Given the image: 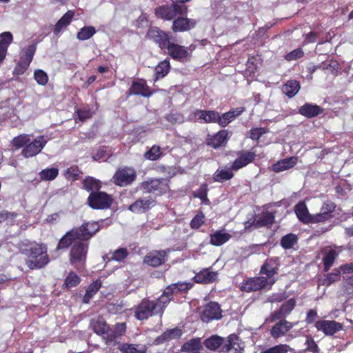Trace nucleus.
I'll return each mask as SVG.
<instances>
[{
	"label": "nucleus",
	"instance_id": "aec40b11",
	"mask_svg": "<svg viewBox=\"0 0 353 353\" xmlns=\"http://www.w3.org/2000/svg\"><path fill=\"white\" fill-rule=\"evenodd\" d=\"M336 208L335 204L330 201H325L321 208L319 213L315 214L316 223H323L332 217V212Z\"/></svg>",
	"mask_w": 353,
	"mask_h": 353
},
{
	"label": "nucleus",
	"instance_id": "603ef678",
	"mask_svg": "<svg viewBox=\"0 0 353 353\" xmlns=\"http://www.w3.org/2000/svg\"><path fill=\"white\" fill-rule=\"evenodd\" d=\"M296 242L297 236L294 234L290 233L281 239V245L285 249H290Z\"/></svg>",
	"mask_w": 353,
	"mask_h": 353
},
{
	"label": "nucleus",
	"instance_id": "09e8293b",
	"mask_svg": "<svg viewBox=\"0 0 353 353\" xmlns=\"http://www.w3.org/2000/svg\"><path fill=\"white\" fill-rule=\"evenodd\" d=\"M274 220V215L271 212H266L263 214L256 221V227L261 228L268 226L273 223Z\"/></svg>",
	"mask_w": 353,
	"mask_h": 353
},
{
	"label": "nucleus",
	"instance_id": "cd10ccee",
	"mask_svg": "<svg viewBox=\"0 0 353 353\" xmlns=\"http://www.w3.org/2000/svg\"><path fill=\"white\" fill-rule=\"evenodd\" d=\"M232 237V235L224 230L215 231L210 234V243L214 246H221L227 243Z\"/></svg>",
	"mask_w": 353,
	"mask_h": 353
},
{
	"label": "nucleus",
	"instance_id": "58836bf2",
	"mask_svg": "<svg viewBox=\"0 0 353 353\" xmlns=\"http://www.w3.org/2000/svg\"><path fill=\"white\" fill-rule=\"evenodd\" d=\"M300 89L299 83L295 80L288 81L282 88L283 92L289 97L296 95Z\"/></svg>",
	"mask_w": 353,
	"mask_h": 353
},
{
	"label": "nucleus",
	"instance_id": "13d9d810",
	"mask_svg": "<svg viewBox=\"0 0 353 353\" xmlns=\"http://www.w3.org/2000/svg\"><path fill=\"white\" fill-rule=\"evenodd\" d=\"M83 187L88 190H98L100 188V181L92 177H88L83 181Z\"/></svg>",
	"mask_w": 353,
	"mask_h": 353
},
{
	"label": "nucleus",
	"instance_id": "c03bdc74",
	"mask_svg": "<svg viewBox=\"0 0 353 353\" xmlns=\"http://www.w3.org/2000/svg\"><path fill=\"white\" fill-rule=\"evenodd\" d=\"M170 70V63L164 60L159 63L155 68V81L163 78L168 73Z\"/></svg>",
	"mask_w": 353,
	"mask_h": 353
},
{
	"label": "nucleus",
	"instance_id": "0eeeda50",
	"mask_svg": "<svg viewBox=\"0 0 353 353\" xmlns=\"http://www.w3.org/2000/svg\"><path fill=\"white\" fill-rule=\"evenodd\" d=\"M141 188L147 192H154L157 194H162L169 190L168 180L164 179H152L144 181Z\"/></svg>",
	"mask_w": 353,
	"mask_h": 353
},
{
	"label": "nucleus",
	"instance_id": "f8f14e48",
	"mask_svg": "<svg viewBox=\"0 0 353 353\" xmlns=\"http://www.w3.org/2000/svg\"><path fill=\"white\" fill-rule=\"evenodd\" d=\"M189 119L191 121L201 120L204 123H219V113L214 110H196L190 114Z\"/></svg>",
	"mask_w": 353,
	"mask_h": 353
},
{
	"label": "nucleus",
	"instance_id": "423d86ee",
	"mask_svg": "<svg viewBox=\"0 0 353 353\" xmlns=\"http://www.w3.org/2000/svg\"><path fill=\"white\" fill-rule=\"evenodd\" d=\"M48 142L47 139L41 135L30 141L21 150V155L25 158L33 157L39 154Z\"/></svg>",
	"mask_w": 353,
	"mask_h": 353
},
{
	"label": "nucleus",
	"instance_id": "69168bd1",
	"mask_svg": "<svg viewBox=\"0 0 353 353\" xmlns=\"http://www.w3.org/2000/svg\"><path fill=\"white\" fill-rule=\"evenodd\" d=\"M166 119L174 124V123H181L184 121L183 116L179 112L170 113L166 116Z\"/></svg>",
	"mask_w": 353,
	"mask_h": 353
},
{
	"label": "nucleus",
	"instance_id": "473e14b6",
	"mask_svg": "<svg viewBox=\"0 0 353 353\" xmlns=\"http://www.w3.org/2000/svg\"><path fill=\"white\" fill-rule=\"evenodd\" d=\"M296 305V301L294 299H290L281 305L279 310L275 312L272 314L273 320H276L281 317L288 315Z\"/></svg>",
	"mask_w": 353,
	"mask_h": 353
},
{
	"label": "nucleus",
	"instance_id": "20e7f679",
	"mask_svg": "<svg viewBox=\"0 0 353 353\" xmlns=\"http://www.w3.org/2000/svg\"><path fill=\"white\" fill-rule=\"evenodd\" d=\"M88 244L77 241L72 245L70 254V262L75 268L81 267L86 259Z\"/></svg>",
	"mask_w": 353,
	"mask_h": 353
},
{
	"label": "nucleus",
	"instance_id": "6e6552de",
	"mask_svg": "<svg viewBox=\"0 0 353 353\" xmlns=\"http://www.w3.org/2000/svg\"><path fill=\"white\" fill-rule=\"evenodd\" d=\"M137 174L131 168H124L118 170L113 176V182L119 186H125L133 182Z\"/></svg>",
	"mask_w": 353,
	"mask_h": 353
},
{
	"label": "nucleus",
	"instance_id": "9d476101",
	"mask_svg": "<svg viewBox=\"0 0 353 353\" xmlns=\"http://www.w3.org/2000/svg\"><path fill=\"white\" fill-rule=\"evenodd\" d=\"M315 327L326 336H332L343 329V325L335 321L320 320L316 322Z\"/></svg>",
	"mask_w": 353,
	"mask_h": 353
},
{
	"label": "nucleus",
	"instance_id": "49530a36",
	"mask_svg": "<svg viewBox=\"0 0 353 353\" xmlns=\"http://www.w3.org/2000/svg\"><path fill=\"white\" fill-rule=\"evenodd\" d=\"M101 286V282L99 280L94 281L90 284L86 290L85 294L83 297V301L88 303L89 300L97 292Z\"/></svg>",
	"mask_w": 353,
	"mask_h": 353
},
{
	"label": "nucleus",
	"instance_id": "2f4dec72",
	"mask_svg": "<svg viewBox=\"0 0 353 353\" xmlns=\"http://www.w3.org/2000/svg\"><path fill=\"white\" fill-rule=\"evenodd\" d=\"M182 335V331L179 328H173L165 331L161 336H158L155 341V344L163 343L165 341H168L172 339L179 338Z\"/></svg>",
	"mask_w": 353,
	"mask_h": 353
},
{
	"label": "nucleus",
	"instance_id": "6e6d98bb",
	"mask_svg": "<svg viewBox=\"0 0 353 353\" xmlns=\"http://www.w3.org/2000/svg\"><path fill=\"white\" fill-rule=\"evenodd\" d=\"M59 171L58 169L52 168H48L46 170H43L40 172V176L42 179L46 181H51L54 179L58 175Z\"/></svg>",
	"mask_w": 353,
	"mask_h": 353
},
{
	"label": "nucleus",
	"instance_id": "a211bd4d",
	"mask_svg": "<svg viewBox=\"0 0 353 353\" xmlns=\"http://www.w3.org/2000/svg\"><path fill=\"white\" fill-rule=\"evenodd\" d=\"M294 212L298 219L304 223H316L315 214H310L305 203H298L294 207Z\"/></svg>",
	"mask_w": 353,
	"mask_h": 353
},
{
	"label": "nucleus",
	"instance_id": "5fc2aeb1",
	"mask_svg": "<svg viewBox=\"0 0 353 353\" xmlns=\"http://www.w3.org/2000/svg\"><path fill=\"white\" fill-rule=\"evenodd\" d=\"M34 78L37 83L41 85H45L48 82V76L47 73L41 69L34 70Z\"/></svg>",
	"mask_w": 353,
	"mask_h": 353
},
{
	"label": "nucleus",
	"instance_id": "4468645a",
	"mask_svg": "<svg viewBox=\"0 0 353 353\" xmlns=\"http://www.w3.org/2000/svg\"><path fill=\"white\" fill-rule=\"evenodd\" d=\"M37 46L32 44L24 48L21 51V57L19 62V70L23 73L30 65L35 54Z\"/></svg>",
	"mask_w": 353,
	"mask_h": 353
},
{
	"label": "nucleus",
	"instance_id": "4be33fe9",
	"mask_svg": "<svg viewBox=\"0 0 353 353\" xmlns=\"http://www.w3.org/2000/svg\"><path fill=\"white\" fill-rule=\"evenodd\" d=\"M294 326V324L286 320L277 322L270 330V334L274 339H279L284 336Z\"/></svg>",
	"mask_w": 353,
	"mask_h": 353
},
{
	"label": "nucleus",
	"instance_id": "7ed1b4c3",
	"mask_svg": "<svg viewBox=\"0 0 353 353\" xmlns=\"http://www.w3.org/2000/svg\"><path fill=\"white\" fill-rule=\"evenodd\" d=\"M148 36L153 38L161 48H166L174 59L181 61L188 56L187 49L183 46L171 43L167 33L158 29L151 30L148 32Z\"/></svg>",
	"mask_w": 353,
	"mask_h": 353
},
{
	"label": "nucleus",
	"instance_id": "3c124183",
	"mask_svg": "<svg viewBox=\"0 0 353 353\" xmlns=\"http://www.w3.org/2000/svg\"><path fill=\"white\" fill-rule=\"evenodd\" d=\"M292 351V348H291L288 345L279 344L266 349L261 352V353H288Z\"/></svg>",
	"mask_w": 353,
	"mask_h": 353
},
{
	"label": "nucleus",
	"instance_id": "37998d69",
	"mask_svg": "<svg viewBox=\"0 0 353 353\" xmlns=\"http://www.w3.org/2000/svg\"><path fill=\"white\" fill-rule=\"evenodd\" d=\"M74 12L72 10L68 11L57 22L54 28V33H59L63 28L67 26L71 21Z\"/></svg>",
	"mask_w": 353,
	"mask_h": 353
},
{
	"label": "nucleus",
	"instance_id": "7c9ffc66",
	"mask_svg": "<svg viewBox=\"0 0 353 353\" xmlns=\"http://www.w3.org/2000/svg\"><path fill=\"white\" fill-rule=\"evenodd\" d=\"M217 278V272L210 269H205L194 276L196 283H209L214 281Z\"/></svg>",
	"mask_w": 353,
	"mask_h": 353
},
{
	"label": "nucleus",
	"instance_id": "e433bc0d",
	"mask_svg": "<svg viewBox=\"0 0 353 353\" xmlns=\"http://www.w3.org/2000/svg\"><path fill=\"white\" fill-rule=\"evenodd\" d=\"M225 340L226 339H223L217 335H214L207 339L204 341V345L208 349L214 351L219 347L222 348L223 345L225 343Z\"/></svg>",
	"mask_w": 353,
	"mask_h": 353
},
{
	"label": "nucleus",
	"instance_id": "4d7b16f0",
	"mask_svg": "<svg viewBox=\"0 0 353 353\" xmlns=\"http://www.w3.org/2000/svg\"><path fill=\"white\" fill-rule=\"evenodd\" d=\"M13 37L11 32H4L0 34V48L8 50L9 45L12 43Z\"/></svg>",
	"mask_w": 353,
	"mask_h": 353
},
{
	"label": "nucleus",
	"instance_id": "c85d7f7f",
	"mask_svg": "<svg viewBox=\"0 0 353 353\" xmlns=\"http://www.w3.org/2000/svg\"><path fill=\"white\" fill-rule=\"evenodd\" d=\"M244 111L243 108L232 109L228 112L223 114L221 116L219 114V124L222 127H225L232 122L236 117L241 115Z\"/></svg>",
	"mask_w": 353,
	"mask_h": 353
},
{
	"label": "nucleus",
	"instance_id": "393cba45",
	"mask_svg": "<svg viewBox=\"0 0 353 353\" xmlns=\"http://www.w3.org/2000/svg\"><path fill=\"white\" fill-rule=\"evenodd\" d=\"M130 94L141 95L148 97L151 95V92L146 83L143 80L134 81L129 89Z\"/></svg>",
	"mask_w": 353,
	"mask_h": 353
},
{
	"label": "nucleus",
	"instance_id": "f3484780",
	"mask_svg": "<svg viewBox=\"0 0 353 353\" xmlns=\"http://www.w3.org/2000/svg\"><path fill=\"white\" fill-rule=\"evenodd\" d=\"M223 352L243 353V343L235 334L230 335L222 347Z\"/></svg>",
	"mask_w": 353,
	"mask_h": 353
},
{
	"label": "nucleus",
	"instance_id": "774afa93",
	"mask_svg": "<svg viewBox=\"0 0 353 353\" xmlns=\"http://www.w3.org/2000/svg\"><path fill=\"white\" fill-rule=\"evenodd\" d=\"M305 345L306 350L312 352L313 353H318L319 352V349L312 338L307 337L305 341Z\"/></svg>",
	"mask_w": 353,
	"mask_h": 353
},
{
	"label": "nucleus",
	"instance_id": "e2e57ef3",
	"mask_svg": "<svg viewBox=\"0 0 353 353\" xmlns=\"http://www.w3.org/2000/svg\"><path fill=\"white\" fill-rule=\"evenodd\" d=\"M303 54H304V52H303V50L301 48H297V49H295V50H292V52L288 53L285 55V59L287 61H294V60L301 58L303 56Z\"/></svg>",
	"mask_w": 353,
	"mask_h": 353
},
{
	"label": "nucleus",
	"instance_id": "f704fd0d",
	"mask_svg": "<svg viewBox=\"0 0 353 353\" xmlns=\"http://www.w3.org/2000/svg\"><path fill=\"white\" fill-rule=\"evenodd\" d=\"M299 112L307 118H310L319 115L321 112V109L317 105L307 103L299 108Z\"/></svg>",
	"mask_w": 353,
	"mask_h": 353
},
{
	"label": "nucleus",
	"instance_id": "c9c22d12",
	"mask_svg": "<svg viewBox=\"0 0 353 353\" xmlns=\"http://www.w3.org/2000/svg\"><path fill=\"white\" fill-rule=\"evenodd\" d=\"M338 250L334 249H326L325 250V256L323 258V261L324 264V270L325 271H327L331 266L333 265L334 260L339 255V252L341 251L339 248Z\"/></svg>",
	"mask_w": 353,
	"mask_h": 353
},
{
	"label": "nucleus",
	"instance_id": "680f3d73",
	"mask_svg": "<svg viewBox=\"0 0 353 353\" xmlns=\"http://www.w3.org/2000/svg\"><path fill=\"white\" fill-rule=\"evenodd\" d=\"M205 216L202 213L196 214L190 222V227L193 229L199 228L204 223Z\"/></svg>",
	"mask_w": 353,
	"mask_h": 353
},
{
	"label": "nucleus",
	"instance_id": "6ab92c4d",
	"mask_svg": "<svg viewBox=\"0 0 353 353\" xmlns=\"http://www.w3.org/2000/svg\"><path fill=\"white\" fill-rule=\"evenodd\" d=\"M239 157L233 162L231 168L233 170H238L253 161L256 154L251 151H242L238 154Z\"/></svg>",
	"mask_w": 353,
	"mask_h": 353
},
{
	"label": "nucleus",
	"instance_id": "dca6fc26",
	"mask_svg": "<svg viewBox=\"0 0 353 353\" xmlns=\"http://www.w3.org/2000/svg\"><path fill=\"white\" fill-rule=\"evenodd\" d=\"M268 281L265 276L250 278L241 285V290L245 292L256 291L264 288H268Z\"/></svg>",
	"mask_w": 353,
	"mask_h": 353
},
{
	"label": "nucleus",
	"instance_id": "8fccbe9b",
	"mask_svg": "<svg viewBox=\"0 0 353 353\" xmlns=\"http://www.w3.org/2000/svg\"><path fill=\"white\" fill-rule=\"evenodd\" d=\"M234 174L230 170H217L214 174V179L217 182H223L233 177Z\"/></svg>",
	"mask_w": 353,
	"mask_h": 353
},
{
	"label": "nucleus",
	"instance_id": "b1692460",
	"mask_svg": "<svg viewBox=\"0 0 353 353\" xmlns=\"http://www.w3.org/2000/svg\"><path fill=\"white\" fill-rule=\"evenodd\" d=\"M196 24V21L193 19L178 17L174 21L172 30L174 32H184L193 28Z\"/></svg>",
	"mask_w": 353,
	"mask_h": 353
},
{
	"label": "nucleus",
	"instance_id": "bf43d9fd",
	"mask_svg": "<svg viewBox=\"0 0 353 353\" xmlns=\"http://www.w3.org/2000/svg\"><path fill=\"white\" fill-rule=\"evenodd\" d=\"M207 194L208 187L206 184L201 185L194 193L195 197L199 198L204 203L209 202V200L207 198Z\"/></svg>",
	"mask_w": 353,
	"mask_h": 353
},
{
	"label": "nucleus",
	"instance_id": "412c9836",
	"mask_svg": "<svg viewBox=\"0 0 353 353\" xmlns=\"http://www.w3.org/2000/svg\"><path fill=\"white\" fill-rule=\"evenodd\" d=\"M90 327L94 332L102 336L103 340L105 343V336H108L110 332V327L101 317L92 319L90 321Z\"/></svg>",
	"mask_w": 353,
	"mask_h": 353
},
{
	"label": "nucleus",
	"instance_id": "79ce46f5",
	"mask_svg": "<svg viewBox=\"0 0 353 353\" xmlns=\"http://www.w3.org/2000/svg\"><path fill=\"white\" fill-rule=\"evenodd\" d=\"M341 279V270L338 268L334 269L332 272L327 274L324 279L320 281V284L330 286Z\"/></svg>",
	"mask_w": 353,
	"mask_h": 353
},
{
	"label": "nucleus",
	"instance_id": "2eb2a0df",
	"mask_svg": "<svg viewBox=\"0 0 353 353\" xmlns=\"http://www.w3.org/2000/svg\"><path fill=\"white\" fill-rule=\"evenodd\" d=\"M99 230V222H88L79 228H76V234L81 240H88Z\"/></svg>",
	"mask_w": 353,
	"mask_h": 353
},
{
	"label": "nucleus",
	"instance_id": "c756f323",
	"mask_svg": "<svg viewBox=\"0 0 353 353\" xmlns=\"http://www.w3.org/2000/svg\"><path fill=\"white\" fill-rule=\"evenodd\" d=\"M76 240H81L76 234L75 229L68 232L59 241L57 249H65L68 248L70 245H73Z\"/></svg>",
	"mask_w": 353,
	"mask_h": 353
},
{
	"label": "nucleus",
	"instance_id": "72a5a7b5",
	"mask_svg": "<svg viewBox=\"0 0 353 353\" xmlns=\"http://www.w3.org/2000/svg\"><path fill=\"white\" fill-rule=\"evenodd\" d=\"M202 349L201 341L200 338L192 339L181 347V352L185 353H200Z\"/></svg>",
	"mask_w": 353,
	"mask_h": 353
},
{
	"label": "nucleus",
	"instance_id": "a19ab883",
	"mask_svg": "<svg viewBox=\"0 0 353 353\" xmlns=\"http://www.w3.org/2000/svg\"><path fill=\"white\" fill-rule=\"evenodd\" d=\"M31 140V135L22 134L14 137L12 141V145L15 150L23 148Z\"/></svg>",
	"mask_w": 353,
	"mask_h": 353
},
{
	"label": "nucleus",
	"instance_id": "9b49d317",
	"mask_svg": "<svg viewBox=\"0 0 353 353\" xmlns=\"http://www.w3.org/2000/svg\"><path fill=\"white\" fill-rule=\"evenodd\" d=\"M221 313L220 305L216 302H210L205 305L201 313V319L205 322L218 320L222 317Z\"/></svg>",
	"mask_w": 353,
	"mask_h": 353
},
{
	"label": "nucleus",
	"instance_id": "ddd939ff",
	"mask_svg": "<svg viewBox=\"0 0 353 353\" xmlns=\"http://www.w3.org/2000/svg\"><path fill=\"white\" fill-rule=\"evenodd\" d=\"M182 7L177 4L171 6H162L155 9V14L157 17L166 20L174 19L177 13L182 14Z\"/></svg>",
	"mask_w": 353,
	"mask_h": 353
},
{
	"label": "nucleus",
	"instance_id": "4c0bfd02",
	"mask_svg": "<svg viewBox=\"0 0 353 353\" xmlns=\"http://www.w3.org/2000/svg\"><path fill=\"white\" fill-rule=\"evenodd\" d=\"M227 137L228 132L225 130H221L215 135L210 137L208 139V143L213 148H217L225 142Z\"/></svg>",
	"mask_w": 353,
	"mask_h": 353
},
{
	"label": "nucleus",
	"instance_id": "f03ea898",
	"mask_svg": "<svg viewBox=\"0 0 353 353\" xmlns=\"http://www.w3.org/2000/svg\"><path fill=\"white\" fill-rule=\"evenodd\" d=\"M18 247L20 252L27 256L26 264L30 269H41L49 263L46 245L25 239L19 243Z\"/></svg>",
	"mask_w": 353,
	"mask_h": 353
},
{
	"label": "nucleus",
	"instance_id": "de8ad7c7",
	"mask_svg": "<svg viewBox=\"0 0 353 353\" xmlns=\"http://www.w3.org/2000/svg\"><path fill=\"white\" fill-rule=\"evenodd\" d=\"M96 33V30L93 26H85L78 32L77 37L81 41L88 40Z\"/></svg>",
	"mask_w": 353,
	"mask_h": 353
},
{
	"label": "nucleus",
	"instance_id": "a878e982",
	"mask_svg": "<svg viewBox=\"0 0 353 353\" xmlns=\"http://www.w3.org/2000/svg\"><path fill=\"white\" fill-rule=\"evenodd\" d=\"M297 162L295 157H288L277 161L272 165V170L275 172H281L293 168Z\"/></svg>",
	"mask_w": 353,
	"mask_h": 353
},
{
	"label": "nucleus",
	"instance_id": "bb28decb",
	"mask_svg": "<svg viewBox=\"0 0 353 353\" xmlns=\"http://www.w3.org/2000/svg\"><path fill=\"white\" fill-rule=\"evenodd\" d=\"M126 330L125 323H117L114 330H110L108 336H105V344L107 345H114L115 340L118 336H122Z\"/></svg>",
	"mask_w": 353,
	"mask_h": 353
},
{
	"label": "nucleus",
	"instance_id": "1a4fd4ad",
	"mask_svg": "<svg viewBox=\"0 0 353 353\" xmlns=\"http://www.w3.org/2000/svg\"><path fill=\"white\" fill-rule=\"evenodd\" d=\"M171 250L167 249L164 250H153L148 252L143 259V262L152 267H157L163 264L167 259L168 255L170 253Z\"/></svg>",
	"mask_w": 353,
	"mask_h": 353
},
{
	"label": "nucleus",
	"instance_id": "a18cd8bd",
	"mask_svg": "<svg viewBox=\"0 0 353 353\" xmlns=\"http://www.w3.org/2000/svg\"><path fill=\"white\" fill-rule=\"evenodd\" d=\"M261 272L266 275L265 278L268 281V285L270 288L275 282V280L272 279V276L276 273L275 268L268 263H265L261 268Z\"/></svg>",
	"mask_w": 353,
	"mask_h": 353
},
{
	"label": "nucleus",
	"instance_id": "f257e3e1",
	"mask_svg": "<svg viewBox=\"0 0 353 353\" xmlns=\"http://www.w3.org/2000/svg\"><path fill=\"white\" fill-rule=\"evenodd\" d=\"M191 288L192 284L185 282L171 284L166 288L163 294L157 300H143L135 308L136 318L141 321L155 314L162 315L164 308L170 301L173 294L187 291Z\"/></svg>",
	"mask_w": 353,
	"mask_h": 353
},
{
	"label": "nucleus",
	"instance_id": "864d4df0",
	"mask_svg": "<svg viewBox=\"0 0 353 353\" xmlns=\"http://www.w3.org/2000/svg\"><path fill=\"white\" fill-rule=\"evenodd\" d=\"M161 149L159 146L153 145L148 151L144 154V158L150 160L155 161L160 158L161 156Z\"/></svg>",
	"mask_w": 353,
	"mask_h": 353
},
{
	"label": "nucleus",
	"instance_id": "39448f33",
	"mask_svg": "<svg viewBox=\"0 0 353 353\" xmlns=\"http://www.w3.org/2000/svg\"><path fill=\"white\" fill-rule=\"evenodd\" d=\"M89 205L93 209L103 210L109 208L112 203V198L104 192H93L88 199Z\"/></svg>",
	"mask_w": 353,
	"mask_h": 353
},
{
	"label": "nucleus",
	"instance_id": "0e129e2a",
	"mask_svg": "<svg viewBox=\"0 0 353 353\" xmlns=\"http://www.w3.org/2000/svg\"><path fill=\"white\" fill-rule=\"evenodd\" d=\"M266 132L267 130L265 128H252L250 131V138L252 140H259L260 137Z\"/></svg>",
	"mask_w": 353,
	"mask_h": 353
},
{
	"label": "nucleus",
	"instance_id": "ea45409f",
	"mask_svg": "<svg viewBox=\"0 0 353 353\" xmlns=\"http://www.w3.org/2000/svg\"><path fill=\"white\" fill-rule=\"evenodd\" d=\"M119 350L122 353H146L147 348L145 345L124 343L119 346Z\"/></svg>",
	"mask_w": 353,
	"mask_h": 353
},
{
	"label": "nucleus",
	"instance_id": "338daca9",
	"mask_svg": "<svg viewBox=\"0 0 353 353\" xmlns=\"http://www.w3.org/2000/svg\"><path fill=\"white\" fill-rule=\"evenodd\" d=\"M128 256V251L125 248H119L112 254V259L117 261H121Z\"/></svg>",
	"mask_w": 353,
	"mask_h": 353
},
{
	"label": "nucleus",
	"instance_id": "5701e85b",
	"mask_svg": "<svg viewBox=\"0 0 353 353\" xmlns=\"http://www.w3.org/2000/svg\"><path fill=\"white\" fill-rule=\"evenodd\" d=\"M155 205V201L150 198L139 199L130 205L129 209L134 213H143Z\"/></svg>",
	"mask_w": 353,
	"mask_h": 353
},
{
	"label": "nucleus",
	"instance_id": "052dcab7",
	"mask_svg": "<svg viewBox=\"0 0 353 353\" xmlns=\"http://www.w3.org/2000/svg\"><path fill=\"white\" fill-rule=\"evenodd\" d=\"M79 281V277L76 274L70 272L65 280V285L67 288H71L77 285Z\"/></svg>",
	"mask_w": 353,
	"mask_h": 353
}]
</instances>
